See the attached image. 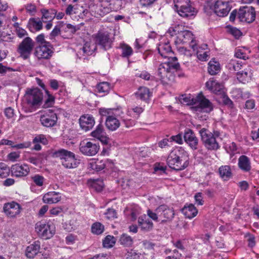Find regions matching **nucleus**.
I'll list each match as a JSON object with an SVG mask.
<instances>
[{"instance_id":"nucleus-1","label":"nucleus","mask_w":259,"mask_h":259,"mask_svg":"<svg viewBox=\"0 0 259 259\" xmlns=\"http://www.w3.org/2000/svg\"><path fill=\"white\" fill-rule=\"evenodd\" d=\"M169 167L176 170H182L189 165V155L182 147H178L171 151L167 160Z\"/></svg>"},{"instance_id":"nucleus-2","label":"nucleus","mask_w":259,"mask_h":259,"mask_svg":"<svg viewBox=\"0 0 259 259\" xmlns=\"http://www.w3.org/2000/svg\"><path fill=\"white\" fill-rule=\"evenodd\" d=\"M179 101L182 104L193 105V108L197 112L209 113L213 110L212 103L202 94L195 98L190 94L183 95L180 97Z\"/></svg>"},{"instance_id":"nucleus-3","label":"nucleus","mask_w":259,"mask_h":259,"mask_svg":"<svg viewBox=\"0 0 259 259\" xmlns=\"http://www.w3.org/2000/svg\"><path fill=\"white\" fill-rule=\"evenodd\" d=\"M180 64L176 57L169 59V61L161 63L158 68V75L164 83H168L172 77L171 72L180 69Z\"/></svg>"},{"instance_id":"nucleus-4","label":"nucleus","mask_w":259,"mask_h":259,"mask_svg":"<svg viewBox=\"0 0 259 259\" xmlns=\"http://www.w3.org/2000/svg\"><path fill=\"white\" fill-rule=\"evenodd\" d=\"M201 141L204 147L208 150L216 151L220 149V145L218 141L220 136L218 131H214L212 133L205 128H202L199 131Z\"/></svg>"},{"instance_id":"nucleus-5","label":"nucleus","mask_w":259,"mask_h":259,"mask_svg":"<svg viewBox=\"0 0 259 259\" xmlns=\"http://www.w3.org/2000/svg\"><path fill=\"white\" fill-rule=\"evenodd\" d=\"M174 9L182 17L192 19L197 14L195 8L191 6L190 0H174Z\"/></svg>"},{"instance_id":"nucleus-6","label":"nucleus","mask_w":259,"mask_h":259,"mask_svg":"<svg viewBox=\"0 0 259 259\" xmlns=\"http://www.w3.org/2000/svg\"><path fill=\"white\" fill-rule=\"evenodd\" d=\"M53 156L60 158L61 160L62 164L66 168H74L79 163L73 153L63 149L55 151Z\"/></svg>"},{"instance_id":"nucleus-7","label":"nucleus","mask_w":259,"mask_h":259,"mask_svg":"<svg viewBox=\"0 0 259 259\" xmlns=\"http://www.w3.org/2000/svg\"><path fill=\"white\" fill-rule=\"evenodd\" d=\"M38 235L45 239L51 238L55 234L56 228L50 221H41L37 223L35 226Z\"/></svg>"},{"instance_id":"nucleus-8","label":"nucleus","mask_w":259,"mask_h":259,"mask_svg":"<svg viewBox=\"0 0 259 259\" xmlns=\"http://www.w3.org/2000/svg\"><path fill=\"white\" fill-rule=\"evenodd\" d=\"M35 46L34 41L30 37H26L18 46L17 52L19 57L24 60L30 58Z\"/></svg>"},{"instance_id":"nucleus-9","label":"nucleus","mask_w":259,"mask_h":259,"mask_svg":"<svg viewBox=\"0 0 259 259\" xmlns=\"http://www.w3.org/2000/svg\"><path fill=\"white\" fill-rule=\"evenodd\" d=\"M95 43L101 49L106 51L112 47L113 40L108 31H99L94 35Z\"/></svg>"},{"instance_id":"nucleus-10","label":"nucleus","mask_w":259,"mask_h":259,"mask_svg":"<svg viewBox=\"0 0 259 259\" xmlns=\"http://www.w3.org/2000/svg\"><path fill=\"white\" fill-rule=\"evenodd\" d=\"M25 98L27 103L29 106L37 107L42 103L43 94L40 90L35 88L28 91L25 95Z\"/></svg>"},{"instance_id":"nucleus-11","label":"nucleus","mask_w":259,"mask_h":259,"mask_svg":"<svg viewBox=\"0 0 259 259\" xmlns=\"http://www.w3.org/2000/svg\"><path fill=\"white\" fill-rule=\"evenodd\" d=\"M53 53L52 45L50 42H45L35 48L34 54L38 60H47L52 56Z\"/></svg>"},{"instance_id":"nucleus-12","label":"nucleus","mask_w":259,"mask_h":259,"mask_svg":"<svg viewBox=\"0 0 259 259\" xmlns=\"http://www.w3.org/2000/svg\"><path fill=\"white\" fill-rule=\"evenodd\" d=\"M256 13L252 7H243L240 8L238 12V18L241 22L251 23L254 21Z\"/></svg>"},{"instance_id":"nucleus-13","label":"nucleus","mask_w":259,"mask_h":259,"mask_svg":"<svg viewBox=\"0 0 259 259\" xmlns=\"http://www.w3.org/2000/svg\"><path fill=\"white\" fill-rule=\"evenodd\" d=\"M110 111L109 110L102 108L100 109L99 113L102 116H106L105 121L106 127L110 131H114L119 127L120 122L117 118L110 115Z\"/></svg>"},{"instance_id":"nucleus-14","label":"nucleus","mask_w":259,"mask_h":259,"mask_svg":"<svg viewBox=\"0 0 259 259\" xmlns=\"http://www.w3.org/2000/svg\"><path fill=\"white\" fill-rule=\"evenodd\" d=\"M98 144L92 142H82L79 147L80 151L84 155L92 156L95 155L99 150Z\"/></svg>"},{"instance_id":"nucleus-15","label":"nucleus","mask_w":259,"mask_h":259,"mask_svg":"<svg viewBox=\"0 0 259 259\" xmlns=\"http://www.w3.org/2000/svg\"><path fill=\"white\" fill-rule=\"evenodd\" d=\"M57 119L56 113L51 110L46 111L40 117V121L42 125L47 127L54 126Z\"/></svg>"},{"instance_id":"nucleus-16","label":"nucleus","mask_w":259,"mask_h":259,"mask_svg":"<svg viewBox=\"0 0 259 259\" xmlns=\"http://www.w3.org/2000/svg\"><path fill=\"white\" fill-rule=\"evenodd\" d=\"M21 209L20 205L15 201L6 203L3 207L4 213L10 218H16L20 214Z\"/></svg>"},{"instance_id":"nucleus-17","label":"nucleus","mask_w":259,"mask_h":259,"mask_svg":"<svg viewBox=\"0 0 259 259\" xmlns=\"http://www.w3.org/2000/svg\"><path fill=\"white\" fill-rule=\"evenodd\" d=\"M183 137L186 143L188 145L192 150H196L198 149L199 140L192 130L190 128L185 129Z\"/></svg>"},{"instance_id":"nucleus-18","label":"nucleus","mask_w":259,"mask_h":259,"mask_svg":"<svg viewBox=\"0 0 259 259\" xmlns=\"http://www.w3.org/2000/svg\"><path fill=\"white\" fill-rule=\"evenodd\" d=\"M213 9L218 16L225 17L231 10V6L228 2L219 0L215 3Z\"/></svg>"},{"instance_id":"nucleus-19","label":"nucleus","mask_w":259,"mask_h":259,"mask_svg":"<svg viewBox=\"0 0 259 259\" xmlns=\"http://www.w3.org/2000/svg\"><path fill=\"white\" fill-rule=\"evenodd\" d=\"M190 47L193 50L196 54L197 59L200 61H206L208 60L209 55L208 52L205 50L207 49L206 44L202 45L201 46H197L196 42L192 41Z\"/></svg>"},{"instance_id":"nucleus-20","label":"nucleus","mask_w":259,"mask_h":259,"mask_svg":"<svg viewBox=\"0 0 259 259\" xmlns=\"http://www.w3.org/2000/svg\"><path fill=\"white\" fill-rule=\"evenodd\" d=\"M155 211L158 214L159 217L163 219L162 222L171 220L175 215L174 210L172 208H170L164 204L158 206L155 209Z\"/></svg>"},{"instance_id":"nucleus-21","label":"nucleus","mask_w":259,"mask_h":259,"mask_svg":"<svg viewBox=\"0 0 259 259\" xmlns=\"http://www.w3.org/2000/svg\"><path fill=\"white\" fill-rule=\"evenodd\" d=\"M10 170L12 176L18 178L26 176L29 174L30 169L27 164H16L12 166Z\"/></svg>"},{"instance_id":"nucleus-22","label":"nucleus","mask_w":259,"mask_h":259,"mask_svg":"<svg viewBox=\"0 0 259 259\" xmlns=\"http://www.w3.org/2000/svg\"><path fill=\"white\" fill-rule=\"evenodd\" d=\"M91 136L100 140L103 144H106L108 142L109 138L106 136L103 124L101 123L91 133Z\"/></svg>"},{"instance_id":"nucleus-23","label":"nucleus","mask_w":259,"mask_h":259,"mask_svg":"<svg viewBox=\"0 0 259 259\" xmlns=\"http://www.w3.org/2000/svg\"><path fill=\"white\" fill-rule=\"evenodd\" d=\"M95 121L94 117L89 114L81 116L79 118V124L81 128L87 132L93 128Z\"/></svg>"},{"instance_id":"nucleus-24","label":"nucleus","mask_w":259,"mask_h":259,"mask_svg":"<svg viewBox=\"0 0 259 259\" xmlns=\"http://www.w3.org/2000/svg\"><path fill=\"white\" fill-rule=\"evenodd\" d=\"M157 50L162 57L167 58V61H169V59L174 57L171 56L172 51L168 42H160L157 46Z\"/></svg>"},{"instance_id":"nucleus-25","label":"nucleus","mask_w":259,"mask_h":259,"mask_svg":"<svg viewBox=\"0 0 259 259\" xmlns=\"http://www.w3.org/2000/svg\"><path fill=\"white\" fill-rule=\"evenodd\" d=\"M238 167L243 172H249L251 169L250 159L246 155H241L238 158Z\"/></svg>"},{"instance_id":"nucleus-26","label":"nucleus","mask_w":259,"mask_h":259,"mask_svg":"<svg viewBox=\"0 0 259 259\" xmlns=\"http://www.w3.org/2000/svg\"><path fill=\"white\" fill-rule=\"evenodd\" d=\"M138 222L139 226L143 231H149L153 228V223L149 220L148 217L146 214L138 218Z\"/></svg>"},{"instance_id":"nucleus-27","label":"nucleus","mask_w":259,"mask_h":259,"mask_svg":"<svg viewBox=\"0 0 259 259\" xmlns=\"http://www.w3.org/2000/svg\"><path fill=\"white\" fill-rule=\"evenodd\" d=\"M40 243L39 241H35L29 245L26 249L25 254L28 258H33L39 252Z\"/></svg>"},{"instance_id":"nucleus-28","label":"nucleus","mask_w":259,"mask_h":259,"mask_svg":"<svg viewBox=\"0 0 259 259\" xmlns=\"http://www.w3.org/2000/svg\"><path fill=\"white\" fill-rule=\"evenodd\" d=\"M206 87L211 92L218 94L223 88V84L214 80L213 78L209 79L205 83Z\"/></svg>"},{"instance_id":"nucleus-29","label":"nucleus","mask_w":259,"mask_h":259,"mask_svg":"<svg viewBox=\"0 0 259 259\" xmlns=\"http://www.w3.org/2000/svg\"><path fill=\"white\" fill-rule=\"evenodd\" d=\"M193 36V34L190 31L184 30V29H182L181 28V31H180L177 37L183 44L189 42L190 45L192 41H194V42H196Z\"/></svg>"},{"instance_id":"nucleus-30","label":"nucleus","mask_w":259,"mask_h":259,"mask_svg":"<svg viewBox=\"0 0 259 259\" xmlns=\"http://www.w3.org/2000/svg\"><path fill=\"white\" fill-rule=\"evenodd\" d=\"M135 95L137 99L146 101L149 99L152 95V93L150 92L148 88L145 87H141L135 93Z\"/></svg>"},{"instance_id":"nucleus-31","label":"nucleus","mask_w":259,"mask_h":259,"mask_svg":"<svg viewBox=\"0 0 259 259\" xmlns=\"http://www.w3.org/2000/svg\"><path fill=\"white\" fill-rule=\"evenodd\" d=\"M220 178L224 181H228L232 177L231 166L228 165L221 166L218 169Z\"/></svg>"},{"instance_id":"nucleus-32","label":"nucleus","mask_w":259,"mask_h":259,"mask_svg":"<svg viewBox=\"0 0 259 259\" xmlns=\"http://www.w3.org/2000/svg\"><path fill=\"white\" fill-rule=\"evenodd\" d=\"M112 12L108 5V2L105 0H101L100 3L97 7L96 13L100 16L103 17Z\"/></svg>"},{"instance_id":"nucleus-33","label":"nucleus","mask_w":259,"mask_h":259,"mask_svg":"<svg viewBox=\"0 0 259 259\" xmlns=\"http://www.w3.org/2000/svg\"><path fill=\"white\" fill-rule=\"evenodd\" d=\"M27 27L31 32L39 31L42 28V21L39 18H30L28 21Z\"/></svg>"},{"instance_id":"nucleus-34","label":"nucleus","mask_w":259,"mask_h":259,"mask_svg":"<svg viewBox=\"0 0 259 259\" xmlns=\"http://www.w3.org/2000/svg\"><path fill=\"white\" fill-rule=\"evenodd\" d=\"M182 212L186 218L192 219L197 215L198 211L193 204H190L185 205L182 209Z\"/></svg>"},{"instance_id":"nucleus-35","label":"nucleus","mask_w":259,"mask_h":259,"mask_svg":"<svg viewBox=\"0 0 259 259\" xmlns=\"http://www.w3.org/2000/svg\"><path fill=\"white\" fill-rule=\"evenodd\" d=\"M221 70L220 63L214 58L211 59L208 64V72L211 75L217 74Z\"/></svg>"},{"instance_id":"nucleus-36","label":"nucleus","mask_w":259,"mask_h":259,"mask_svg":"<svg viewBox=\"0 0 259 259\" xmlns=\"http://www.w3.org/2000/svg\"><path fill=\"white\" fill-rule=\"evenodd\" d=\"M40 12L42 14L41 20L44 22L51 21L55 17L56 15V10L54 9L47 10L42 9Z\"/></svg>"},{"instance_id":"nucleus-37","label":"nucleus","mask_w":259,"mask_h":259,"mask_svg":"<svg viewBox=\"0 0 259 259\" xmlns=\"http://www.w3.org/2000/svg\"><path fill=\"white\" fill-rule=\"evenodd\" d=\"M59 193L56 192H50L46 194L42 198V200L45 203H55L59 202L61 200V197H56Z\"/></svg>"},{"instance_id":"nucleus-38","label":"nucleus","mask_w":259,"mask_h":259,"mask_svg":"<svg viewBox=\"0 0 259 259\" xmlns=\"http://www.w3.org/2000/svg\"><path fill=\"white\" fill-rule=\"evenodd\" d=\"M9 145L11 146L12 148L17 149H20L29 147L30 146V143L25 142L18 144H14V143L12 141L9 140L7 139H2L0 141V145Z\"/></svg>"},{"instance_id":"nucleus-39","label":"nucleus","mask_w":259,"mask_h":259,"mask_svg":"<svg viewBox=\"0 0 259 259\" xmlns=\"http://www.w3.org/2000/svg\"><path fill=\"white\" fill-rule=\"evenodd\" d=\"M144 111V108L140 106H134L127 110V114L135 118L139 117L140 114Z\"/></svg>"},{"instance_id":"nucleus-40","label":"nucleus","mask_w":259,"mask_h":259,"mask_svg":"<svg viewBox=\"0 0 259 259\" xmlns=\"http://www.w3.org/2000/svg\"><path fill=\"white\" fill-rule=\"evenodd\" d=\"M96 49V45L91 42H86L82 48L84 54L87 55H92Z\"/></svg>"},{"instance_id":"nucleus-41","label":"nucleus","mask_w":259,"mask_h":259,"mask_svg":"<svg viewBox=\"0 0 259 259\" xmlns=\"http://www.w3.org/2000/svg\"><path fill=\"white\" fill-rule=\"evenodd\" d=\"M119 242L120 244L124 246H131L133 243V238L126 234H123L121 235Z\"/></svg>"},{"instance_id":"nucleus-42","label":"nucleus","mask_w":259,"mask_h":259,"mask_svg":"<svg viewBox=\"0 0 259 259\" xmlns=\"http://www.w3.org/2000/svg\"><path fill=\"white\" fill-rule=\"evenodd\" d=\"M104 231V226L101 223L96 222L93 224L91 227L92 233L96 235H100Z\"/></svg>"},{"instance_id":"nucleus-43","label":"nucleus","mask_w":259,"mask_h":259,"mask_svg":"<svg viewBox=\"0 0 259 259\" xmlns=\"http://www.w3.org/2000/svg\"><path fill=\"white\" fill-rule=\"evenodd\" d=\"M31 180L37 187H42L45 183V178L39 174H35L30 177Z\"/></svg>"},{"instance_id":"nucleus-44","label":"nucleus","mask_w":259,"mask_h":259,"mask_svg":"<svg viewBox=\"0 0 259 259\" xmlns=\"http://www.w3.org/2000/svg\"><path fill=\"white\" fill-rule=\"evenodd\" d=\"M251 73L250 71L244 70L241 72L237 73V79L243 83L247 81L251 77Z\"/></svg>"},{"instance_id":"nucleus-45","label":"nucleus","mask_w":259,"mask_h":259,"mask_svg":"<svg viewBox=\"0 0 259 259\" xmlns=\"http://www.w3.org/2000/svg\"><path fill=\"white\" fill-rule=\"evenodd\" d=\"M116 242V239L112 236H107L103 241V245L104 247L109 248L112 247Z\"/></svg>"},{"instance_id":"nucleus-46","label":"nucleus","mask_w":259,"mask_h":259,"mask_svg":"<svg viewBox=\"0 0 259 259\" xmlns=\"http://www.w3.org/2000/svg\"><path fill=\"white\" fill-rule=\"evenodd\" d=\"M232 97L235 98H248L250 96V93L248 92L243 93L241 90L240 89H235L232 92Z\"/></svg>"},{"instance_id":"nucleus-47","label":"nucleus","mask_w":259,"mask_h":259,"mask_svg":"<svg viewBox=\"0 0 259 259\" xmlns=\"http://www.w3.org/2000/svg\"><path fill=\"white\" fill-rule=\"evenodd\" d=\"M10 169L5 163L0 162V177L7 178L10 174Z\"/></svg>"},{"instance_id":"nucleus-48","label":"nucleus","mask_w":259,"mask_h":259,"mask_svg":"<svg viewBox=\"0 0 259 259\" xmlns=\"http://www.w3.org/2000/svg\"><path fill=\"white\" fill-rule=\"evenodd\" d=\"M98 92L100 93H107L110 90V84L107 82H102L97 86Z\"/></svg>"},{"instance_id":"nucleus-49","label":"nucleus","mask_w":259,"mask_h":259,"mask_svg":"<svg viewBox=\"0 0 259 259\" xmlns=\"http://www.w3.org/2000/svg\"><path fill=\"white\" fill-rule=\"evenodd\" d=\"M121 56L123 57L128 58L133 53L132 48L127 45L123 44L121 46Z\"/></svg>"},{"instance_id":"nucleus-50","label":"nucleus","mask_w":259,"mask_h":259,"mask_svg":"<svg viewBox=\"0 0 259 259\" xmlns=\"http://www.w3.org/2000/svg\"><path fill=\"white\" fill-rule=\"evenodd\" d=\"M227 30L228 33L231 34L236 39H238L242 35V32L241 31L236 27H234L231 26H228L227 27Z\"/></svg>"},{"instance_id":"nucleus-51","label":"nucleus","mask_w":259,"mask_h":259,"mask_svg":"<svg viewBox=\"0 0 259 259\" xmlns=\"http://www.w3.org/2000/svg\"><path fill=\"white\" fill-rule=\"evenodd\" d=\"M105 167V162L103 160H97L91 164V167L97 171L103 170Z\"/></svg>"},{"instance_id":"nucleus-52","label":"nucleus","mask_w":259,"mask_h":259,"mask_svg":"<svg viewBox=\"0 0 259 259\" xmlns=\"http://www.w3.org/2000/svg\"><path fill=\"white\" fill-rule=\"evenodd\" d=\"M181 28L184 29V27L182 25H178L175 27H170L167 33L170 34V36H174L175 35H179V33L181 31Z\"/></svg>"},{"instance_id":"nucleus-53","label":"nucleus","mask_w":259,"mask_h":259,"mask_svg":"<svg viewBox=\"0 0 259 259\" xmlns=\"http://www.w3.org/2000/svg\"><path fill=\"white\" fill-rule=\"evenodd\" d=\"M136 76L140 77L146 80H152L154 78V77L151 75V74L146 71H143L136 74Z\"/></svg>"},{"instance_id":"nucleus-54","label":"nucleus","mask_w":259,"mask_h":259,"mask_svg":"<svg viewBox=\"0 0 259 259\" xmlns=\"http://www.w3.org/2000/svg\"><path fill=\"white\" fill-rule=\"evenodd\" d=\"M105 218L107 220H112L116 218V212L115 209L113 208H108L106 212L104 213Z\"/></svg>"},{"instance_id":"nucleus-55","label":"nucleus","mask_w":259,"mask_h":259,"mask_svg":"<svg viewBox=\"0 0 259 259\" xmlns=\"http://www.w3.org/2000/svg\"><path fill=\"white\" fill-rule=\"evenodd\" d=\"M46 92L48 95V97L47 99L45 100L43 107L44 108H48L52 106V105L54 104V98L51 95L49 94L48 91H46Z\"/></svg>"},{"instance_id":"nucleus-56","label":"nucleus","mask_w":259,"mask_h":259,"mask_svg":"<svg viewBox=\"0 0 259 259\" xmlns=\"http://www.w3.org/2000/svg\"><path fill=\"white\" fill-rule=\"evenodd\" d=\"M60 33V27L57 25L55 26L50 34V39L51 40L55 39L56 36H58Z\"/></svg>"},{"instance_id":"nucleus-57","label":"nucleus","mask_w":259,"mask_h":259,"mask_svg":"<svg viewBox=\"0 0 259 259\" xmlns=\"http://www.w3.org/2000/svg\"><path fill=\"white\" fill-rule=\"evenodd\" d=\"M26 11L33 15L36 12V7L34 4H28L25 6Z\"/></svg>"},{"instance_id":"nucleus-58","label":"nucleus","mask_w":259,"mask_h":259,"mask_svg":"<svg viewBox=\"0 0 259 259\" xmlns=\"http://www.w3.org/2000/svg\"><path fill=\"white\" fill-rule=\"evenodd\" d=\"M170 141H175L179 144H182L183 143V140L182 138V135L181 134H179L176 136H171L169 138Z\"/></svg>"},{"instance_id":"nucleus-59","label":"nucleus","mask_w":259,"mask_h":259,"mask_svg":"<svg viewBox=\"0 0 259 259\" xmlns=\"http://www.w3.org/2000/svg\"><path fill=\"white\" fill-rule=\"evenodd\" d=\"M235 56L236 58L242 59L244 60L248 59V56L241 49H238L236 51Z\"/></svg>"},{"instance_id":"nucleus-60","label":"nucleus","mask_w":259,"mask_h":259,"mask_svg":"<svg viewBox=\"0 0 259 259\" xmlns=\"http://www.w3.org/2000/svg\"><path fill=\"white\" fill-rule=\"evenodd\" d=\"M33 143H41L44 144H46L47 142V140L43 135H39L36 136L33 140Z\"/></svg>"},{"instance_id":"nucleus-61","label":"nucleus","mask_w":259,"mask_h":259,"mask_svg":"<svg viewBox=\"0 0 259 259\" xmlns=\"http://www.w3.org/2000/svg\"><path fill=\"white\" fill-rule=\"evenodd\" d=\"M126 259H139V254L133 250H131L130 251H128L126 255Z\"/></svg>"},{"instance_id":"nucleus-62","label":"nucleus","mask_w":259,"mask_h":259,"mask_svg":"<svg viewBox=\"0 0 259 259\" xmlns=\"http://www.w3.org/2000/svg\"><path fill=\"white\" fill-rule=\"evenodd\" d=\"M148 217L154 221H158V214L155 211V212L152 211L151 209H148L147 211Z\"/></svg>"},{"instance_id":"nucleus-63","label":"nucleus","mask_w":259,"mask_h":259,"mask_svg":"<svg viewBox=\"0 0 259 259\" xmlns=\"http://www.w3.org/2000/svg\"><path fill=\"white\" fill-rule=\"evenodd\" d=\"M28 161L37 166L40 163V158L39 156H30L28 158Z\"/></svg>"},{"instance_id":"nucleus-64","label":"nucleus","mask_w":259,"mask_h":259,"mask_svg":"<svg viewBox=\"0 0 259 259\" xmlns=\"http://www.w3.org/2000/svg\"><path fill=\"white\" fill-rule=\"evenodd\" d=\"M181 254L177 250L175 249L172 253L167 256L165 259H181Z\"/></svg>"}]
</instances>
